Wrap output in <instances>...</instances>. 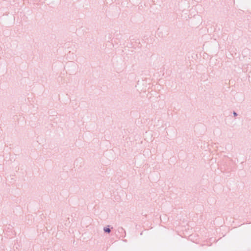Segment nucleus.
<instances>
[{
  "label": "nucleus",
  "instance_id": "nucleus-1",
  "mask_svg": "<svg viewBox=\"0 0 251 251\" xmlns=\"http://www.w3.org/2000/svg\"><path fill=\"white\" fill-rule=\"evenodd\" d=\"M104 232L109 233L111 231V230L109 228L104 227L103 229Z\"/></svg>",
  "mask_w": 251,
  "mask_h": 251
},
{
  "label": "nucleus",
  "instance_id": "nucleus-2",
  "mask_svg": "<svg viewBox=\"0 0 251 251\" xmlns=\"http://www.w3.org/2000/svg\"><path fill=\"white\" fill-rule=\"evenodd\" d=\"M121 229L123 231H124V237H125L126 235V231L124 230V229L123 228H121Z\"/></svg>",
  "mask_w": 251,
  "mask_h": 251
},
{
  "label": "nucleus",
  "instance_id": "nucleus-3",
  "mask_svg": "<svg viewBox=\"0 0 251 251\" xmlns=\"http://www.w3.org/2000/svg\"><path fill=\"white\" fill-rule=\"evenodd\" d=\"M233 114H234V116H236L237 115V113L236 112H234Z\"/></svg>",
  "mask_w": 251,
  "mask_h": 251
}]
</instances>
